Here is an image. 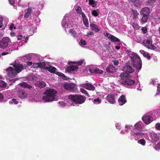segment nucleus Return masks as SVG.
<instances>
[{
    "instance_id": "19",
    "label": "nucleus",
    "mask_w": 160,
    "mask_h": 160,
    "mask_svg": "<svg viewBox=\"0 0 160 160\" xmlns=\"http://www.w3.org/2000/svg\"><path fill=\"white\" fill-rule=\"evenodd\" d=\"M78 68L77 66L71 65L69 66H68L66 69V71L70 72L72 71H73L75 70H77Z\"/></svg>"
},
{
    "instance_id": "1",
    "label": "nucleus",
    "mask_w": 160,
    "mask_h": 160,
    "mask_svg": "<svg viewBox=\"0 0 160 160\" xmlns=\"http://www.w3.org/2000/svg\"><path fill=\"white\" fill-rule=\"evenodd\" d=\"M10 65L12 66L13 67H10L6 69V71L8 76L11 78L14 77L22 70L27 68L26 65L17 63L16 61Z\"/></svg>"
},
{
    "instance_id": "55",
    "label": "nucleus",
    "mask_w": 160,
    "mask_h": 160,
    "mask_svg": "<svg viewBox=\"0 0 160 160\" xmlns=\"http://www.w3.org/2000/svg\"><path fill=\"white\" fill-rule=\"evenodd\" d=\"M11 103H14L15 104H16L18 103V101L16 99L13 98L12 99Z\"/></svg>"
},
{
    "instance_id": "48",
    "label": "nucleus",
    "mask_w": 160,
    "mask_h": 160,
    "mask_svg": "<svg viewBox=\"0 0 160 160\" xmlns=\"http://www.w3.org/2000/svg\"><path fill=\"white\" fill-rule=\"evenodd\" d=\"M92 15L95 17H97L99 15V14L98 13L97 11L95 10H93L92 12Z\"/></svg>"
},
{
    "instance_id": "26",
    "label": "nucleus",
    "mask_w": 160,
    "mask_h": 160,
    "mask_svg": "<svg viewBox=\"0 0 160 160\" xmlns=\"http://www.w3.org/2000/svg\"><path fill=\"white\" fill-rule=\"evenodd\" d=\"M131 13L133 15V19H137L138 18V16L139 13L136 10L132 9L131 10Z\"/></svg>"
},
{
    "instance_id": "27",
    "label": "nucleus",
    "mask_w": 160,
    "mask_h": 160,
    "mask_svg": "<svg viewBox=\"0 0 160 160\" xmlns=\"http://www.w3.org/2000/svg\"><path fill=\"white\" fill-rule=\"evenodd\" d=\"M142 122H138L134 125L135 128L138 131H140L142 129Z\"/></svg>"
},
{
    "instance_id": "3",
    "label": "nucleus",
    "mask_w": 160,
    "mask_h": 160,
    "mask_svg": "<svg viewBox=\"0 0 160 160\" xmlns=\"http://www.w3.org/2000/svg\"><path fill=\"white\" fill-rule=\"evenodd\" d=\"M120 77L121 78L120 82L121 84L127 88H130L135 83V80L132 79V77L126 73H121Z\"/></svg>"
},
{
    "instance_id": "42",
    "label": "nucleus",
    "mask_w": 160,
    "mask_h": 160,
    "mask_svg": "<svg viewBox=\"0 0 160 160\" xmlns=\"http://www.w3.org/2000/svg\"><path fill=\"white\" fill-rule=\"evenodd\" d=\"M80 91L81 92L85 94L86 95L88 96H89L88 95V93L87 91L86 90H85V89H83V88L81 89L80 90Z\"/></svg>"
},
{
    "instance_id": "38",
    "label": "nucleus",
    "mask_w": 160,
    "mask_h": 160,
    "mask_svg": "<svg viewBox=\"0 0 160 160\" xmlns=\"http://www.w3.org/2000/svg\"><path fill=\"white\" fill-rule=\"evenodd\" d=\"M132 26L134 29L135 30H138L139 29V25L137 23L133 22L132 23Z\"/></svg>"
},
{
    "instance_id": "8",
    "label": "nucleus",
    "mask_w": 160,
    "mask_h": 160,
    "mask_svg": "<svg viewBox=\"0 0 160 160\" xmlns=\"http://www.w3.org/2000/svg\"><path fill=\"white\" fill-rule=\"evenodd\" d=\"M123 70L125 72V73L127 75L131 73H132L134 72V70L133 69L132 66L129 65H128L127 64L123 68Z\"/></svg>"
},
{
    "instance_id": "22",
    "label": "nucleus",
    "mask_w": 160,
    "mask_h": 160,
    "mask_svg": "<svg viewBox=\"0 0 160 160\" xmlns=\"http://www.w3.org/2000/svg\"><path fill=\"white\" fill-rule=\"evenodd\" d=\"M82 17L85 26L87 27H89V23L88 19L84 12L82 13Z\"/></svg>"
},
{
    "instance_id": "47",
    "label": "nucleus",
    "mask_w": 160,
    "mask_h": 160,
    "mask_svg": "<svg viewBox=\"0 0 160 160\" xmlns=\"http://www.w3.org/2000/svg\"><path fill=\"white\" fill-rule=\"evenodd\" d=\"M39 63H33L32 67L34 68H37L39 67Z\"/></svg>"
},
{
    "instance_id": "30",
    "label": "nucleus",
    "mask_w": 160,
    "mask_h": 160,
    "mask_svg": "<svg viewBox=\"0 0 160 160\" xmlns=\"http://www.w3.org/2000/svg\"><path fill=\"white\" fill-rule=\"evenodd\" d=\"M76 89V85L73 83H70L69 90V91H74Z\"/></svg>"
},
{
    "instance_id": "56",
    "label": "nucleus",
    "mask_w": 160,
    "mask_h": 160,
    "mask_svg": "<svg viewBox=\"0 0 160 160\" xmlns=\"http://www.w3.org/2000/svg\"><path fill=\"white\" fill-rule=\"evenodd\" d=\"M2 21V18L0 17V28H2L3 26Z\"/></svg>"
},
{
    "instance_id": "12",
    "label": "nucleus",
    "mask_w": 160,
    "mask_h": 160,
    "mask_svg": "<svg viewBox=\"0 0 160 160\" xmlns=\"http://www.w3.org/2000/svg\"><path fill=\"white\" fill-rule=\"evenodd\" d=\"M131 136H133L136 140H137L139 138H142L143 135V134L140 132H132L130 133Z\"/></svg>"
},
{
    "instance_id": "20",
    "label": "nucleus",
    "mask_w": 160,
    "mask_h": 160,
    "mask_svg": "<svg viewBox=\"0 0 160 160\" xmlns=\"http://www.w3.org/2000/svg\"><path fill=\"white\" fill-rule=\"evenodd\" d=\"M27 92L25 91L21 90L19 92L18 95L20 98L24 99L27 97Z\"/></svg>"
},
{
    "instance_id": "46",
    "label": "nucleus",
    "mask_w": 160,
    "mask_h": 160,
    "mask_svg": "<svg viewBox=\"0 0 160 160\" xmlns=\"http://www.w3.org/2000/svg\"><path fill=\"white\" fill-rule=\"evenodd\" d=\"M136 41L138 43H140L142 41V39L139 36H137L136 37Z\"/></svg>"
},
{
    "instance_id": "5",
    "label": "nucleus",
    "mask_w": 160,
    "mask_h": 160,
    "mask_svg": "<svg viewBox=\"0 0 160 160\" xmlns=\"http://www.w3.org/2000/svg\"><path fill=\"white\" fill-rule=\"evenodd\" d=\"M10 39L8 37H3L0 40V48L2 49H4L7 47L10 42Z\"/></svg>"
},
{
    "instance_id": "45",
    "label": "nucleus",
    "mask_w": 160,
    "mask_h": 160,
    "mask_svg": "<svg viewBox=\"0 0 160 160\" xmlns=\"http://www.w3.org/2000/svg\"><path fill=\"white\" fill-rule=\"evenodd\" d=\"M141 30L143 34H145L147 32V28L146 27H142Z\"/></svg>"
},
{
    "instance_id": "14",
    "label": "nucleus",
    "mask_w": 160,
    "mask_h": 160,
    "mask_svg": "<svg viewBox=\"0 0 160 160\" xmlns=\"http://www.w3.org/2000/svg\"><path fill=\"white\" fill-rule=\"evenodd\" d=\"M82 87L88 90L93 91L95 88L92 84L89 83H85L82 85Z\"/></svg>"
},
{
    "instance_id": "9",
    "label": "nucleus",
    "mask_w": 160,
    "mask_h": 160,
    "mask_svg": "<svg viewBox=\"0 0 160 160\" xmlns=\"http://www.w3.org/2000/svg\"><path fill=\"white\" fill-rule=\"evenodd\" d=\"M45 96L42 97V100L45 102L50 101V88L47 89L44 92Z\"/></svg>"
},
{
    "instance_id": "51",
    "label": "nucleus",
    "mask_w": 160,
    "mask_h": 160,
    "mask_svg": "<svg viewBox=\"0 0 160 160\" xmlns=\"http://www.w3.org/2000/svg\"><path fill=\"white\" fill-rule=\"evenodd\" d=\"M89 1V4L90 5L92 6L95 4V2L94 0H88ZM92 7H94V6Z\"/></svg>"
},
{
    "instance_id": "62",
    "label": "nucleus",
    "mask_w": 160,
    "mask_h": 160,
    "mask_svg": "<svg viewBox=\"0 0 160 160\" xmlns=\"http://www.w3.org/2000/svg\"><path fill=\"white\" fill-rule=\"evenodd\" d=\"M92 35H93V33L92 32H88L87 33V35L88 36Z\"/></svg>"
},
{
    "instance_id": "10",
    "label": "nucleus",
    "mask_w": 160,
    "mask_h": 160,
    "mask_svg": "<svg viewBox=\"0 0 160 160\" xmlns=\"http://www.w3.org/2000/svg\"><path fill=\"white\" fill-rule=\"evenodd\" d=\"M57 92L54 89H51V102L58 100Z\"/></svg>"
},
{
    "instance_id": "59",
    "label": "nucleus",
    "mask_w": 160,
    "mask_h": 160,
    "mask_svg": "<svg viewBox=\"0 0 160 160\" xmlns=\"http://www.w3.org/2000/svg\"><path fill=\"white\" fill-rule=\"evenodd\" d=\"M9 3L12 5H13L15 3L14 0H8Z\"/></svg>"
},
{
    "instance_id": "16",
    "label": "nucleus",
    "mask_w": 160,
    "mask_h": 160,
    "mask_svg": "<svg viewBox=\"0 0 160 160\" xmlns=\"http://www.w3.org/2000/svg\"><path fill=\"white\" fill-rule=\"evenodd\" d=\"M127 100L125 95H122L119 98L118 102L120 105L122 106L126 102Z\"/></svg>"
},
{
    "instance_id": "18",
    "label": "nucleus",
    "mask_w": 160,
    "mask_h": 160,
    "mask_svg": "<svg viewBox=\"0 0 160 160\" xmlns=\"http://www.w3.org/2000/svg\"><path fill=\"white\" fill-rule=\"evenodd\" d=\"M107 37L112 42L120 41V40L114 36L109 33H107Z\"/></svg>"
},
{
    "instance_id": "52",
    "label": "nucleus",
    "mask_w": 160,
    "mask_h": 160,
    "mask_svg": "<svg viewBox=\"0 0 160 160\" xmlns=\"http://www.w3.org/2000/svg\"><path fill=\"white\" fill-rule=\"evenodd\" d=\"M155 128L157 130H160V123H157L155 125Z\"/></svg>"
},
{
    "instance_id": "28",
    "label": "nucleus",
    "mask_w": 160,
    "mask_h": 160,
    "mask_svg": "<svg viewBox=\"0 0 160 160\" xmlns=\"http://www.w3.org/2000/svg\"><path fill=\"white\" fill-rule=\"evenodd\" d=\"M39 67L41 68L46 69L48 70V71L50 72V68L48 67L44 62H42L39 63Z\"/></svg>"
},
{
    "instance_id": "61",
    "label": "nucleus",
    "mask_w": 160,
    "mask_h": 160,
    "mask_svg": "<svg viewBox=\"0 0 160 160\" xmlns=\"http://www.w3.org/2000/svg\"><path fill=\"white\" fill-rule=\"evenodd\" d=\"M27 65L28 66H30L32 65L33 63L32 62L28 61L27 62Z\"/></svg>"
},
{
    "instance_id": "24",
    "label": "nucleus",
    "mask_w": 160,
    "mask_h": 160,
    "mask_svg": "<svg viewBox=\"0 0 160 160\" xmlns=\"http://www.w3.org/2000/svg\"><path fill=\"white\" fill-rule=\"evenodd\" d=\"M150 137L152 140L155 141H158L159 139L158 134L155 132H152L151 133Z\"/></svg>"
},
{
    "instance_id": "50",
    "label": "nucleus",
    "mask_w": 160,
    "mask_h": 160,
    "mask_svg": "<svg viewBox=\"0 0 160 160\" xmlns=\"http://www.w3.org/2000/svg\"><path fill=\"white\" fill-rule=\"evenodd\" d=\"M70 83H66L64 84L63 87L66 90H69V87Z\"/></svg>"
},
{
    "instance_id": "23",
    "label": "nucleus",
    "mask_w": 160,
    "mask_h": 160,
    "mask_svg": "<svg viewBox=\"0 0 160 160\" xmlns=\"http://www.w3.org/2000/svg\"><path fill=\"white\" fill-rule=\"evenodd\" d=\"M35 85L40 88L44 87L46 86V83L43 81H37L35 83Z\"/></svg>"
},
{
    "instance_id": "57",
    "label": "nucleus",
    "mask_w": 160,
    "mask_h": 160,
    "mask_svg": "<svg viewBox=\"0 0 160 160\" xmlns=\"http://www.w3.org/2000/svg\"><path fill=\"white\" fill-rule=\"evenodd\" d=\"M81 43L82 44L85 45L86 44V42L84 40L82 39L80 41Z\"/></svg>"
},
{
    "instance_id": "31",
    "label": "nucleus",
    "mask_w": 160,
    "mask_h": 160,
    "mask_svg": "<svg viewBox=\"0 0 160 160\" xmlns=\"http://www.w3.org/2000/svg\"><path fill=\"white\" fill-rule=\"evenodd\" d=\"M156 0H148L146 2L145 5L147 6H151L154 5Z\"/></svg>"
},
{
    "instance_id": "40",
    "label": "nucleus",
    "mask_w": 160,
    "mask_h": 160,
    "mask_svg": "<svg viewBox=\"0 0 160 160\" xmlns=\"http://www.w3.org/2000/svg\"><path fill=\"white\" fill-rule=\"evenodd\" d=\"M138 142L139 144H141L143 146H144L145 145L146 141L144 139H142L138 140Z\"/></svg>"
},
{
    "instance_id": "37",
    "label": "nucleus",
    "mask_w": 160,
    "mask_h": 160,
    "mask_svg": "<svg viewBox=\"0 0 160 160\" xmlns=\"http://www.w3.org/2000/svg\"><path fill=\"white\" fill-rule=\"evenodd\" d=\"M57 69L54 67H52L51 66V73H55L57 75V73H59L57 71Z\"/></svg>"
},
{
    "instance_id": "6",
    "label": "nucleus",
    "mask_w": 160,
    "mask_h": 160,
    "mask_svg": "<svg viewBox=\"0 0 160 160\" xmlns=\"http://www.w3.org/2000/svg\"><path fill=\"white\" fill-rule=\"evenodd\" d=\"M142 119L145 123L148 125L153 121V118L152 116L146 114L142 117Z\"/></svg>"
},
{
    "instance_id": "33",
    "label": "nucleus",
    "mask_w": 160,
    "mask_h": 160,
    "mask_svg": "<svg viewBox=\"0 0 160 160\" xmlns=\"http://www.w3.org/2000/svg\"><path fill=\"white\" fill-rule=\"evenodd\" d=\"M83 61H82V60H81V61H78L77 62H69V64L70 65L74 64L76 65V66H77L78 67V66L81 65L83 63Z\"/></svg>"
},
{
    "instance_id": "43",
    "label": "nucleus",
    "mask_w": 160,
    "mask_h": 160,
    "mask_svg": "<svg viewBox=\"0 0 160 160\" xmlns=\"http://www.w3.org/2000/svg\"><path fill=\"white\" fill-rule=\"evenodd\" d=\"M148 48L152 50H153L155 51H157L156 47L152 45V44L149 46V47Z\"/></svg>"
},
{
    "instance_id": "34",
    "label": "nucleus",
    "mask_w": 160,
    "mask_h": 160,
    "mask_svg": "<svg viewBox=\"0 0 160 160\" xmlns=\"http://www.w3.org/2000/svg\"><path fill=\"white\" fill-rule=\"evenodd\" d=\"M20 85L22 87H23L24 88H27L28 89H31L32 87V85H29L24 82L21 83L20 84Z\"/></svg>"
},
{
    "instance_id": "36",
    "label": "nucleus",
    "mask_w": 160,
    "mask_h": 160,
    "mask_svg": "<svg viewBox=\"0 0 160 160\" xmlns=\"http://www.w3.org/2000/svg\"><path fill=\"white\" fill-rule=\"evenodd\" d=\"M75 10L79 14H81L82 15V13L83 12H82L81 8L79 5L76 6Z\"/></svg>"
},
{
    "instance_id": "29",
    "label": "nucleus",
    "mask_w": 160,
    "mask_h": 160,
    "mask_svg": "<svg viewBox=\"0 0 160 160\" xmlns=\"http://www.w3.org/2000/svg\"><path fill=\"white\" fill-rule=\"evenodd\" d=\"M90 26L92 30H95L96 32H98L99 31L98 27L96 24L94 23H91L90 24Z\"/></svg>"
},
{
    "instance_id": "44",
    "label": "nucleus",
    "mask_w": 160,
    "mask_h": 160,
    "mask_svg": "<svg viewBox=\"0 0 160 160\" xmlns=\"http://www.w3.org/2000/svg\"><path fill=\"white\" fill-rule=\"evenodd\" d=\"M94 102L96 104H99L101 102V100L98 98H97L94 99Z\"/></svg>"
},
{
    "instance_id": "63",
    "label": "nucleus",
    "mask_w": 160,
    "mask_h": 160,
    "mask_svg": "<svg viewBox=\"0 0 160 160\" xmlns=\"http://www.w3.org/2000/svg\"><path fill=\"white\" fill-rule=\"evenodd\" d=\"M30 15V14L26 12L25 14L24 17L26 18H28Z\"/></svg>"
},
{
    "instance_id": "25",
    "label": "nucleus",
    "mask_w": 160,
    "mask_h": 160,
    "mask_svg": "<svg viewBox=\"0 0 160 160\" xmlns=\"http://www.w3.org/2000/svg\"><path fill=\"white\" fill-rule=\"evenodd\" d=\"M141 15L142 17V18L140 21L141 23L142 24L146 23L148 21L149 16L144 15Z\"/></svg>"
},
{
    "instance_id": "4",
    "label": "nucleus",
    "mask_w": 160,
    "mask_h": 160,
    "mask_svg": "<svg viewBox=\"0 0 160 160\" xmlns=\"http://www.w3.org/2000/svg\"><path fill=\"white\" fill-rule=\"evenodd\" d=\"M68 98L75 103L79 104L83 103L86 99L85 96L78 94L70 95L68 96Z\"/></svg>"
},
{
    "instance_id": "49",
    "label": "nucleus",
    "mask_w": 160,
    "mask_h": 160,
    "mask_svg": "<svg viewBox=\"0 0 160 160\" xmlns=\"http://www.w3.org/2000/svg\"><path fill=\"white\" fill-rule=\"evenodd\" d=\"M157 89L156 94L158 95L160 93V84L158 85L157 87Z\"/></svg>"
},
{
    "instance_id": "7",
    "label": "nucleus",
    "mask_w": 160,
    "mask_h": 160,
    "mask_svg": "<svg viewBox=\"0 0 160 160\" xmlns=\"http://www.w3.org/2000/svg\"><path fill=\"white\" fill-rule=\"evenodd\" d=\"M142 44L143 46L146 47L147 48H148V47H149V46L152 44V37L151 36L147 37L146 39L143 40Z\"/></svg>"
},
{
    "instance_id": "32",
    "label": "nucleus",
    "mask_w": 160,
    "mask_h": 160,
    "mask_svg": "<svg viewBox=\"0 0 160 160\" xmlns=\"http://www.w3.org/2000/svg\"><path fill=\"white\" fill-rule=\"evenodd\" d=\"M0 87L3 88H8L7 84L3 81L0 80Z\"/></svg>"
},
{
    "instance_id": "60",
    "label": "nucleus",
    "mask_w": 160,
    "mask_h": 160,
    "mask_svg": "<svg viewBox=\"0 0 160 160\" xmlns=\"http://www.w3.org/2000/svg\"><path fill=\"white\" fill-rule=\"evenodd\" d=\"M113 64L115 65H118L119 62L118 60H115L113 61Z\"/></svg>"
},
{
    "instance_id": "35",
    "label": "nucleus",
    "mask_w": 160,
    "mask_h": 160,
    "mask_svg": "<svg viewBox=\"0 0 160 160\" xmlns=\"http://www.w3.org/2000/svg\"><path fill=\"white\" fill-rule=\"evenodd\" d=\"M69 32L74 38H75L76 37L77 33L73 29H70L69 31Z\"/></svg>"
},
{
    "instance_id": "11",
    "label": "nucleus",
    "mask_w": 160,
    "mask_h": 160,
    "mask_svg": "<svg viewBox=\"0 0 160 160\" xmlns=\"http://www.w3.org/2000/svg\"><path fill=\"white\" fill-rule=\"evenodd\" d=\"M150 11V9L149 8L145 7L141 9L140 12V15L149 16Z\"/></svg>"
},
{
    "instance_id": "58",
    "label": "nucleus",
    "mask_w": 160,
    "mask_h": 160,
    "mask_svg": "<svg viewBox=\"0 0 160 160\" xmlns=\"http://www.w3.org/2000/svg\"><path fill=\"white\" fill-rule=\"evenodd\" d=\"M32 8H28L27 10V11L26 12L30 15L32 13Z\"/></svg>"
},
{
    "instance_id": "54",
    "label": "nucleus",
    "mask_w": 160,
    "mask_h": 160,
    "mask_svg": "<svg viewBox=\"0 0 160 160\" xmlns=\"http://www.w3.org/2000/svg\"><path fill=\"white\" fill-rule=\"evenodd\" d=\"M30 79H32L33 81L36 80L37 79V77L34 75H32L30 77Z\"/></svg>"
},
{
    "instance_id": "53",
    "label": "nucleus",
    "mask_w": 160,
    "mask_h": 160,
    "mask_svg": "<svg viewBox=\"0 0 160 160\" xmlns=\"http://www.w3.org/2000/svg\"><path fill=\"white\" fill-rule=\"evenodd\" d=\"M9 28L10 30H12L13 28H14V29H16V27L14 26V24L13 23H12L10 24Z\"/></svg>"
},
{
    "instance_id": "41",
    "label": "nucleus",
    "mask_w": 160,
    "mask_h": 160,
    "mask_svg": "<svg viewBox=\"0 0 160 160\" xmlns=\"http://www.w3.org/2000/svg\"><path fill=\"white\" fill-rule=\"evenodd\" d=\"M143 56L144 57L147 58L148 60H150L151 58V57L150 56L148 53L145 52H144Z\"/></svg>"
},
{
    "instance_id": "39",
    "label": "nucleus",
    "mask_w": 160,
    "mask_h": 160,
    "mask_svg": "<svg viewBox=\"0 0 160 160\" xmlns=\"http://www.w3.org/2000/svg\"><path fill=\"white\" fill-rule=\"evenodd\" d=\"M57 75L62 77V79H63L66 80L67 79V77L65 76L64 74L61 72H59V73H57Z\"/></svg>"
},
{
    "instance_id": "17",
    "label": "nucleus",
    "mask_w": 160,
    "mask_h": 160,
    "mask_svg": "<svg viewBox=\"0 0 160 160\" xmlns=\"http://www.w3.org/2000/svg\"><path fill=\"white\" fill-rule=\"evenodd\" d=\"M129 3H133L136 7H139L141 5L142 0H128Z\"/></svg>"
},
{
    "instance_id": "15",
    "label": "nucleus",
    "mask_w": 160,
    "mask_h": 160,
    "mask_svg": "<svg viewBox=\"0 0 160 160\" xmlns=\"http://www.w3.org/2000/svg\"><path fill=\"white\" fill-rule=\"evenodd\" d=\"M106 99L111 103H113L115 102V97L113 94H108L107 96Z\"/></svg>"
},
{
    "instance_id": "2",
    "label": "nucleus",
    "mask_w": 160,
    "mask_h": 160,
    "mask_svg": "<svg viewBox=\"0 0 160 160\" xmlns=\"http://www.w3.org/2000/svg\"><path fill=\"white\" fill-rule=\"evenodd\" d=\"M128 56L131 58L128 63L135 67L137 70L139 71L142 68V62L140 57L136 53L130 51Z\"/></svg>"
},
{
    "instance_id": "64",
    "label": "nucleus",
    "mask_w": 160,
    "mask_h": 160,
    "mask_svg": "<svg viewBox=\"0 0 160 160\" xmlns=\"http://www.w3.org/2000/svg\"><path fill=\"white\" fill-rule=\"evenodd\" d=\"M3 95L0 93V101H2L3 99Z\"/></svg>"
},
{
    "instance_id": "13",
    "label": "nucleus",
    "mask_w": 160,
    "mask_h": 160,
    "mask_svg": "<svg viewBox=\"0 0 160 160\" xmlns=\"http://www.w3.org/2000/svg\"><path fill=\"white\" fill-rule=\"evenodd\" d=\"M89 71L91 73L102 74L103 72V71L101 70H99L98 68L92 67L89 68Z\"/></svg>"
},
{
    "instance_id": "21",
    "label": "nucleus",
    "mask_w": 160,
    "mask_h": 160,
    "mask_svg": "<svg viewBox=\"0 0 160 160\" xmlns=\"http://www.w3.org/2000/svg\"><path fill=\"white\" fill-rule=\"evenodd\" d=\"M107 71L109 73H113L116 71V68L113 65H110L106 68Z\"/></svg>"
}]
</instances>
